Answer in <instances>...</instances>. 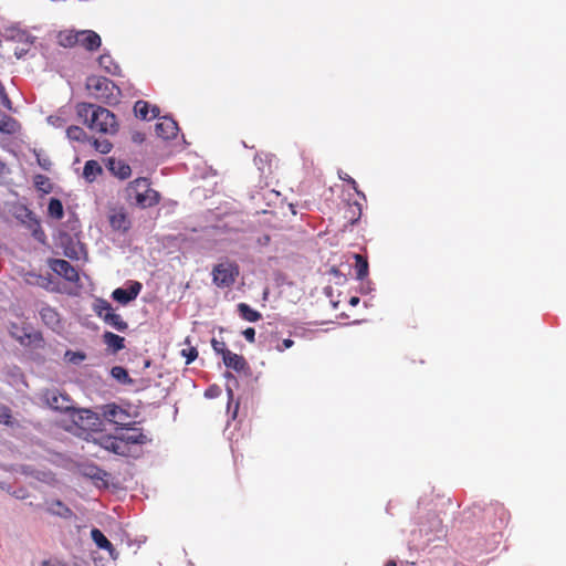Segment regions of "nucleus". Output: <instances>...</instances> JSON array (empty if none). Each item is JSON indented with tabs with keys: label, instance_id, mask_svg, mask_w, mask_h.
Masks as SVG:
<instances>
[{
	"label": "nucleus",
	"instance_id": "obj_30",
	"mask_svg": "<svg viewBox=\"0 0 566 566\" xmlns=\"http://www.w3.org/2000/svg\"><path fill=\"white\" fill-rule=\"evenodd\" d=\"M99 174H102V167L96 160H87L85 163L83 175L87 180L93 181Z\"/></svg>",
	"mask_w": 566,
	"mask_h": 566
},
{
	"label": "nucleus",
	"instance_id": "obj_39",
	"mask_svg": "<svg viewBox=\"0 0 566 566\" xmlns=\"http://www.w3.org/2000/svg\"><path fill=\"white\" fill-rule=\"evenodd\" d=\"M92 480H95V481H104L105 482V479L106 476L108 475L104 470L102 469H98V468H91L90 469V472L86 473Z\"/></svg>",
	"mask_w": 566,
	"mask_h": 566
},
{
	"label": "nucleus",
	"instance_id": "obj_5",
	"mask_svg": "<svg viewBox=\"0 0 566 566\" xmlns=\"http://www.w3.org/2000/svg\"><path fill=\"white\" fill-rule=\"evenodd\" d=\"M118 436L120 441L125 444V448L128 450L127 457H138L140 450H137V447L150 441L142 429L132 427L130 424L124 428Z\"/></svg>",
	"mask_w": 566,
	"mask_h": 566
},
{
	"label": "nucleus",
	"instance_id": "obj_12",
	"mask_svg": "<svg viewBox=\"0 0 566 566\" xmlns=\"http://www.w3.org/2000/svg\"><path fill=\"white\" fill-rule=\"evenodd\" d=\"M45 511L54 516L70 520L73 517V511L61 500L45 501Z\"/></svg>",
	"mask_w": 566,
	"mask_h": 566
},
{
	"label": "nucleus",
	"instance_id": "obj_18",
	"mask_svg": "<svg viewBox=\"0 0 566 566\" xmlns=\"http://www.w3.org/2000/svg\"><path fill=\"white\" fill-rule=\"evenodd\" d=\"M102 338L103 343L107 346V349L112 353H117L125 348V338L117 334L106 331L102 335Z\"/></svg>",
	"mask_w": 566,
	"mask_h": 566
},
{
	"label": "nucleus",
	"instance_id": "obj_43",
	"mask_svg": "<svg viewBox=\"0 0 566 566\" xmlns=\"http://www.w3.org/2000/svg\"><path fill=\"white\" fill-rule=\"evenodd\" d=\"M36 161L39 166L44 170H50L52 163L48 157H41L39 154H36Z\"/></svg>",
	"mask_w": 566,
	"mask_h": 566
},
{
	"label": "nucleus",
	"instance_id": "obj_53",
	"mask_svg": "<svg viewBox=\"0 0 566 566\" xmlns=\"http://www.w3.org/2000/svg\"><path fill=\"white\" fill-rule=\"evenodd\" d=\"M134 140H142V138H139V135L134 137Z\"/></svg>",
	"mask_w": 566,
	"mask_h": 566
},
{
	"label": "nucleus",
	"instance_id": "obj_26",
	"mask_svg": "<svg viewBox=\"0 0 566 566\" xmlns=\"http://www.w3.org/2000/svg\"><path fill=\"white\" fill-rule=\"evenodd\" d=\"M237 308L240 316L248 322H258L262 317L260 312L253 310L247 303H239Z\"/></svg>",
	"mask_w": 566,
	"mask_h": 566
},
{
	"label": "nucleus",
	"instance_id": "obj_19",
	"mask_svg": "<svg viewBox=\"0 0 566 566\" xmlns=\"http://www.w3.org/2000/svg\"><path fill=\"white\" fill-rule=\"evenodd\" d=\"M91 537L96 546L101 549L107 551L112 557H114L115 547L98 528L91 531Z\"/></svg>",
	"mask_w": 566,
	"mask_h": 566
},
{
	"label": "nucleus",
	"instance_id": "obj_23",
	"mask_svg": "<svg viewBox=\"0 0 566 566\" xmlns=\"http://www.w3.org/2000/svg\"><path fill=\"white\" fill-rule=\"evenodd\" d=\"M363 214V208L361 205L357 201L355 202H348L347 208L345 210V219L349 224H355L359 221Z\"/></svg>",
	"mask_w": 566,
	"mask_h": 566
},
{
	"label": "nucleus",
	"instance_id": "obj_33",
	"mask_svg": "<svg viewBox=\"0 0 566 566\" xmlns=\"http://www.w3.org/2000/svg\"><path fill=\"white\" fill-rule=\"evenodd\" d=\"M111 375L122 384H132L133 379L129 377L128 371L122 366H114L111 369Z\"/></svg>",
	"mask_w": 566,
	"mask_h": 566
},
{
	"label": "nucleus",
	"instance_id": "obj_37",
	"mask_svg": "<svg viewBox=\"0 0 566 566\" xmlns=\"http://www.w3.org/2000/svg\"><path fill=\"white\" fill-rule=\"evenodd\" d=\"M339 178L343 180V181H346L347 184H349L352 186V188L356 191V193L358 196H360L364 200H366V197L364 195V192H361L360 190H358V186H357V182L354 178H352L348 174L344 172V174H339Z\"/></svg>",
	"mask_w": 566,
	"mask_h": 566
},
{
	"label": "nucleus",
	"instance_id": "obj_2",
	"mask_svg": "<svg viewBox=\"0 0 566 566\" xmlns=\"http://www.w3.org/2000/svg\"><path fill=\"white\" fill-rule=\"evenodd\" d=\"M126 199L129 203L146 209L160 202V193L151 188L150 180L145 177L136 178L126 187Z\"/></svg>",
	"mask_w": 566,
	"mask_h": 566
},
{
	"label": "nucleus",
	"instance_id": "obj_17",
	"mask_svg": "<svg viewBox=\"0 0 566 566\" xmlns=\"http://www.w3.org/2000/svg\"><path fill=\"white\" fill-rule=\"evenodd\" d=\"M42 322L52 329L60 327V314L49 305L42 306L40 310Z\"/></svg>",
	"mask_w": 566,
	"mask_h": 566
},
{
	"label": "nucleus",
	"instance_id": "obj_25",
	"mask_svg": "<svg viewBox=\"0 0 566 566\" xmlns=\"http://www.w3.org/2000/svg\"><path fill=\"white\" fill-rule=\"evenodd\" d=\"M20 129V125L13 117L2 114L0 116V132L3 134H15Z\"/></svg>",
	"mask_w": 566,
	"mask_h": 566
},
{
	"label": "nucleus",
	"instance_id": "obj_24",
	"mask_svg": "<svg viewBox=\"0 0 566 566\" xmlns=\"http://www.w3.org/2000/svg\"><path fill=\"white\" fill-rule=\"evenodd\" d=\"M355 264L354 269L356 272V279L357 280H364L367 277L369 273V264L367 261V258L363 256L361 254H354Z\"/></svg>",
	"mask_w": 566,
	"mask_h": 566
},
{
	"label": "nucleus",
	"instance_id": "obj_4",
	"mask_svg": "<svg viewBox=\"0 0 566 566\" xmlns=\"http://www.w3.org/2000/svg\"><path fill=\"white\" fill-rule=\"evenodd\" d=\"M239 265L234 262H222L212 269V282L221 289L230 287L239 276Z\"/></svg>",
	"mask_w": 566,
	"mask_h": 566
},
{
	"label": "nucleus",
	"instance_id": "obj_28",
	"mask_svg": "<svg viewBox=\"0 0 566 566\" xmlns=\"http://www.w3.org/2000/svg\"><path fill=\"white\" fill-rule=\"evenodd\" d=\"M48 214L55 219L61 220L64 216L62 201L57 198H51L48 206Z\"/></svg>",
	"mask_w": 566,
	"mask_h": 566
},
{
	"label": "nucleus",
	"instance_id": "obj_20",
	"mask_svg": "<svg viewBox=\"0 0 566 566\" xmlns=\"http://www.w3.org/2000/svg\"><path fill=\"white\" fill-rule=\"evenodd\" d=\"M57 43L63 48H73L78 42V31L62 30L56 35Z\"/></svg>",
	"mask_w": 566,
	"mask_h": 566
},
{
	"label": "nucleus",
	"instance_id": "obj_46",
	"mask_svg": "<svg viewBox=\"0 0 566 566\" xmlns=\"http://www.w3.org/2000/svg\"><path fill=\"white\" fill-rule=\"evenodd\" d=\"M64 253L70 259H78V251L76 248H66Z\"/></svg>",
	"mask_w": 566,
	"mask_h": 566
},
{
	"label": "nucleus",
	"instance_id": "obj_36",
	"mask_svg": "<svg viewBox=\"0 0 566 566\" xmlns=\"http://www.w3.org/2000/svg\"><path fill=\"white\" fill-rule=\"evenodd\" d=\"M493 512L494 514H497L500 516V521L501 523H504L507 521V517H509V513L500 504H495V505H491L488 510H486V513L489 512Z\"/></svg>",
	"mask_w": 566,
	"mask_h": 566
},
{
	"label": "nucleus",
	"instance_id": "obj_45",
	"mask_svg": "<svg viewBox=\"0 0 566 566\" xmlns=\"http://www.w3.org/2000/svg\"><path fill=\"white\" fill-rule=\"evenodd\" d=\"M293 345H294V342L292 339L285 338V339H283V342L281 344H279L276 346V349L279 352H283V350H285L287 348H291Z\"/></svg>",
	"mask_w": 566,
	"mask_h": 566
},
{
	"label": "nucleus",
	"instance_id": "obj_32",
	"mask_svg": "<svg viewBox=\"0 0 566 566\" xmlns=\"http://www.w3.org/2000/svg\"><path fill=\"white\" fill-rule=\"evenodd\" d=\"M66 136L70 140L84 143L87 139L85 130L80 126H70L66 129Z\"/></svg>",
	"mask_w": 566,
	"mask_h": 566
},
{
	"label": "nucleus",
	"instance_id": "obj_16",
	"mask_svg": "<svg viewBox=\"0 0 566 566\" xmlns=\"http://www.w3.org/2000/svg\"><path fill=\"white\" fill-rule=\"evenodd\" d=\"M109 171L119 179H127L132 175V169L124 160L111 158L108 161Z\"/></svg>",
	"mask_w": 566,
	"mask_h": 566
},
{
	"label": "nucleus",
	"instance_id": "obj_1",
	"mask_svg": "<svg viewBox=\"0 0 566 566\" xmlns=\"http://www.w3.org/2000/svg\"><path fill=\"white\" fill-rule=\"evenodd\" d=\"M77 117L91 130L113 135L118 130L116 116L105 107L91 103H78L75 107Z\"/></svg>",
	"mask_w": 566,
	"mask_h": 566
},
{
	"label": "nucleus",
	"instance_id": "obj_34",
	"mask_svg": "<svg viewBox=\"0 0 566 566\" xmlns=\"http://www.w3.org/2000/svg\"><path fill=\"white\" fill-rule=\"evenodd\" d=\"M12 335L22 344V345H30L36 340H41V334L40 333H23V335H17L12 333Z\"/></svg>",
	"mask_w": 566,
	"mask_h": 566
},
{
	"label": "nucleus",
	"instance_id": "obj_13",
	"mask_svg": "<svg viewBox=\"0 0 566 566\" xmlns=\"http://www.w3.org/2000/svg\"><path fill=\"white\" fill-rule=\"evenodd\" d=\"M101 446L115 454L127 457L128 450L125 448V444L120 441L118 434L116 436H107L101 439Z\"/></svg>",
	"mask_w": 566,
	"mask_h": 566
},
{
	"label": "nucleus",
	"instance_id": "obj_42",
	"mask_svg": "<svg viewBox=\"0 0 566 566\" xmlns=\"http://www.w3.org/2000/svg\"><path fill=\"white\" fill-rule=\"evenodd\" d=\"M0 98H1V103L2 105L11 111L12 109V102L11 99L9 98L8 94L6 93L3 86H0Z\"/></svg>",
	"mask_w": 566,
	"mask_h": 566
},
{
	"label": "nucleus",
	"instance_id": "obj_9",
	"mask_svg": "<svg viewBox=\"0 0 566 566\" xmlns=\"http://www.w3.org/2000/svg\"><path fill=\"white\" fill-rule=\"evenodd\" d=\"M155 132L163 139H172L178 134V125L172 118L165 116L156 124Z\"/></svg>",
	"mask_w": 566,
	"mask_h": 566
},
{
	"label": "nucleus",
	"instance_id": "obj_7",
	"mask_svg": "<svg viewBox=\"0 0 566 566\" xmlns=\"http://www.w3.org/2000/svg\"><path fill=\"white\" fill-rule=\"evenodd\" d=\"M50 268L57 275L64 277L69 282H77L80 276L76 269L66 260L54 259L50 262Z\"/></svg>",
	"mask_w": 566,
	"mask_h": 566
},
{
	"label": "nucleus",
	"instance_id": "obj_49",
	"mask_svg": "<svg viewBox=\"0 0 566 566\" xmlns=\"http://www.w3.org/2000/svg\"><path fill=\"white\" fill-rule=\"evenodd\" d=\"M41 566H65V565H63V564L55 565V564L51 563L50 560H43Z\"/></svg>",
	"mask_w": 566,
	"mask_h": 566
},
{
	"label": "nucleus",
	"instance_id": "obj_48",
	"mask_svg": "<svg viewBox=\"0 0 566 566\" xmlns=\"http://www.w3.org/2000/svg\"><path fill=\"white\" fill-rule=\"evenodd\" d=\"M358 303H359V297H357V296H353V297H350V300H349V304H350L352 306H356Z\"/></svg>",
	"mask_w": 566,
	"mask_h": 566
},
{
	"label": "nucleus",
	"instance_id": "obj_40",
	"mask_svg": "<svg viewBox=\"0 0 566 566\" xmlns=\"http://www.w3.org/2000/svg\"><path fill=\"white\" fill-rule=\"evenodd\" d=\"M181 356L186 358V364H191L198 357L196 347H189L181 350Z\"/></svg>",
	"mask_w": 566,
	"mask_h": 566
},
{
	"label": "nucleus",
	"instance_id": "obj_35",
	"mask_svg": "<svg viewBox=\"0 0 566 566\" xmlns=\"http://www.w3.org/2000/svg\"><path fill=\"white\" fill-rule=\"evenodd\" d=\"M95 149L99 151L101 154H108L112 150V143L107 139L98 140L94 139L93 143Z\"/></svg>",
	"mask_w": 566,
	"mask_h": 566
},
{
	"label": "nucleus",
	"instance_id": "obj_50",
	"mask_svg": "<svg viewBox=\"0 0 566 566\" xmlns=\"http://www.w3.org/2000/svg\"><path fill=\"white\" fill-rule=\"evenodd\" d=\"M386 566H397V564L394 560H389Z\"/></svg>",
	"mask_w": 566,
	"mask_h": 566
},
{
	"label": "nucleus",
	"instance_id": "obj_31",
	"mask_svg": "<svg viewBox=\"0 0 566 566\" xmlns=\"http://www.w3.org/2000/svg\"><path fill=\"white\" fill-rule=\"evenodd\" d=\"M105 324L112 326L118 332H125L128 328L127 322L123 319L119 314L113 312L106 319H103Z\"/></svg>",
	"mask_w": 566,
	"mask_h": 566
},
{
	"label": "nucleus",
	"instance_id": "obj_52",
	"mask_svg": "<svg viewBox=\"0 0 566 566\" xmlns=\"http://www.w3.org/2000/svg\"><path fill=\"white\" fill-rule=\"evenodd\" d=\"M269 241H270V237H269V235H264V238H263V242H264V243H268Z\"/></svg>",
	"mask_w": 566,
	"mask_h": 566
},
{
	"label": "nucleus",
	"instance_id": "obj_11",
	"mask_svg": "<svg viewBox=\"0 0 566 566\" xmlns=\"http://www.w3.org/2000/svg\"><path fill=\"white\" fill-rule=\"evenodd\" d=\"M109 224L114 231L127 232L132 222L124 209L113 210L108 217Z\"/></svg>",
	"mask_w": 566,
	"mask_h": 566
},
{
	"label": "nucleus",
	"instance_id": "obj_38",
	"mask_svg": "<svg viewBox=\"0 0 566 566\" xmlns=\"http://www.w3.org/2000/svg\"><path fill=\"white\" fill-rule=\"evenodd\" d=\"M0 423H4L7 426H11L12 424L11 410L7 406H1L0 407Z\"/></svg>",
	"mask_w": 566,
	"mask_h": 566
},
{
	"label": "nucleus",
	"instance_id": "obj_29",
	"mask_svg": "<svg viewBox=\"0 0 566 566\" xmlns=\"http://www.w3.org/2000/svg\"><path fill=\"white\" fill-rule=\"evenodd\" d=\"M34 187L39 192L44 195L50 193L53 190V186L50 179L44 175H35L33 178Z\"/></svg>",
	"mask_w": 566,
	"mask_h": 566
},
{
	"label": "nucleus",
	"instance_id": "obj_8",
	"mask_svg": "<svg viewBox=\"0 0 566 566\" xmlns=\"http://www.w3.org/2000/svg\"><path fill=\"white\" fill-rule=\"evenodd\" d=\"M142 289L143 285L140 282L133 281L127 289H115L112 293V297L120 304H127L138 296Z\"/></svg>",
	"mask_w": 566,
	"mask_h": 566
},
{
	"label": "nucleus",
	"instance_id": "obj_47",
	"mask_svg": "<svg viewBox=\"0 0 566 566\" xmlns=\"http://www.w3.org/2000/svg\"><path fill=\"white\" fill-rule=\"evenodd\" d=\"M49 122H50L52 125L56 126V127H62V126H63V119H62V118H60V117H53V116H50V117H49Z\"/></svg>",
	"mask_w": 566,
	"mask_h": 566
},
{
	"label": "nucleus",
	"instance_id": "obj_51",
	"mask_svg": "<svg viewBox=\"0 0 566 566\" xmlns=\"http://www.w3.org/2000/svg\"><path fill=\"white\" fill-rule=\"evenodd\" d=\"M4 169V164L0 160V174L3 171Z\"/></svg>",
	"mask_w": 566,
	"mask_h": 566
},
{
	"label": "nucleus",
	"instance_id": "obj_22",
	"mask_svg": "<svg viewBox=\"0 0 566 566\" xmlns=\"http://www.w3.org/2000/svg\"><path fill=\"white\" fill-rule=\"evenodd\" d=\"M93 311L101 319H106L113 312H115L112 304L104 298H96L94 301Z\"/></svg>",
	"mask_w": 566,
	"mask_h": 566
},
{
	"label": "nucleus",
	"instance_id": "obj_44",
	"mask_svg": "<svg viewBox=\"0 0 566 566\" xmlns=\"http://www.w3.org/2000/svg\"><path fill=\"white\" fill-rule=\"evenodd\" d=\"M244 338L249 342V343H254L255 340V329L253 327H248L245 328L243 332H242Z\"/></svg>",
	"mask_w": 566,
	"mask_h": 566
},
{
	"label": "nucleus",
	"instance_id": "obj_14",
	"mask_svg": "<svg viewBox=\"0 0 566 566\" xmlns=\"http://www.w3.org/2000/svg\"><path fill=\"white\" fill-rule=\"evenodd\" d=\"M135 115L143 120H150L159 115V108L150 105L146 101H137L134 105Z\"/></svg>",
	"mask_w": 566,
	"mask_h": 566
},
{
	"label": "nucleus",
	"instance_id": "obj_15",
	"mask_svg": "<svg viewBox=\"0 0 566 566\" xmlns=\"http://www.w3.org/2000/svg\"><path fill=\"white\" fill-rule=\"evenodd\" d=\"M222 360L226 367L231 368L235 371H243L248 367L244 357L235 353H232L231 350L224 353Z\"/></svg>",
	"mask_w": 566,
	"mask_h": 566
},
{
	"label": "nucleus",
	"instance_id": "obj_3",
	"mask_svg": "<svg viewBox=\"0 0 566 566\" xmlns=\"http://www.w3.org/2000/svg\"><path fill=\"white\" fill-rule=\"evenodd\" d=\"M86 87L93 92L96 98L105 102L112 103L116 99V95L114 91L119 92L116 87L115 83L107 77L92 75L86 80Z\"/></svg>",
	"mask_w": 566,
	"mask_h": 566
},
{
	"label": "nucleus",
	"instance_id": "obj_41",
	"mask_svg": "<svg viewBox=\"0 0 566 566\" xmlns=\"http://www.w3.org/2000/svg\"><path fill=\"white\" fill-rule=\"evenodd\" d=\"M211 346H212L213 350L217 354H220L222 357L224 356L226 352H229V349L227 348V345L223 340H218L216 338H212Z\"/></svg>",
	"mask_w": 566,
	"mask_h": 566
},
{
	"label": "nucleus",
	"instance_id": "obj_10",
	"mask_svg": "<svg viewBox=\"0 0 566 566\" xmlns=\"http://www.w3.org/2000/svg\"><path fill=\"white\" fill-rule=\"evenodd\" d=\"M78 45L87 51H96L102 45L101 36L93 30H81L78 31Z\"/></svg>",
	"mask_w": 566,
	"mask_h": 566
},
{
	"label": "nucleus",
	"instance_id": "obj_6",
	"mask_svg": "<svg viewBox=\"0 0 566 566\" xmlns=\"http://www.w3.org/2000/svg\"><path fill=\"white\" fill-rule=\"evenodd\" d=\"M42 397L46 405L54 410L67 412L74 409L70 397L61 394L57 389H46L43 391Z\"/></svg>",
	"mask_w": 566,
	"mask_h": 566
},
{
	"label": "nucleus",
	"instance_id": "obj_21",
	"mask_svg": "<svg viewBox=\"0 0 566 566\" xmlns=\"http://www.w3.org/2000/svg\"><path fill=\"white\" fill-rule=\"evenodd\" d=\"M27 218L29 220V228L32 230V235L36 240L43 242L45 239V233H44L43 229L41 228L40 220L38 219L35 213L32 212L31 210L27 209Z\"/></svg>",
	"mask_w": 566,
	"mask_h": 566
},
{
	"label": "nucleus",
	"instance_id": "obj_27",
	"mask_svg": "<svg viewBox=\"0 0 566 566\" xmlns=\"http://www.w3.org/2000/svg\"><path fill=\"white\" fill-rule=\"evenodd\" d=\"M98 64L108 74L116 75L119 72L118 64L113 60V57L109 54L99 55Z\"/></svg>",
	"mask_w": 566,
	"mask_h": 566
}]
</instances>
